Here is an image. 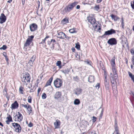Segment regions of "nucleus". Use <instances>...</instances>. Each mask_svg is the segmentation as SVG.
<instances>
[{
    "label": "nucleus",
    "instance_id": "f257e3e1",
    "mask_svg": "<svg viewBox=\"0 0 134 134\" xmlns=\"http://www.w3.org/2000/svg\"><path fill=\"white\" fill-rule=\"evenodd\" d=\"M112 69L113 75L111 73L110 74V79L111 83L114 84L116 83V80H117L118 78L117 71L115 66L112 67Z\"/></svg>",
    "mask_w": 134,
    "mask_h": 134
},
{
    "label": "nucleus",
    "instance_id": "f03ea898",
    "mask_svg": "<svg viewBox=\"0 0 134 134\" xmlns=\"http://www.w3.org/2000/svg\"><path fill=\"white\" fill-rule=\"evenodd\" d=\"M31 77L29 74L25 72L23 74V77H21V81L23 84L27 85L30 81Z\"/></svg>",
    "mask_w": 134,
    "mask_h": 134
},
{
    "label": "nucleus",
    "instance_id": "7ed1b4c3",
    "mask_svg": "<svg viewBox=\"0 0 134 134\" xmlns=\"http://www.w3.org/2000/svg\"><path fill=\"white\" fill-rule=\"evenodd\" d=\"M78 3L77 2H75L72 3L68 4L65 8V10L66 12H69L72 9V8Z\"/></svg>",
    "mask_w": 134,
    "mask_h": 134
},
{
    "label": "nucleus",
    "instance_id": "20e7f679",
    "mask_svg": "<svg viewBox=\"0 0 134 134\" xmlns=\"http://www.w3.org/2000/svg\"><path fill=\"white\" fill-rule=\"evenodd\" d=\"M12 125L15 129V131L18 133H20L21 131V128L19 124L16 123H12Z\"/></svg>",
    "mask_w": 134,
    "mask_h": 134
},
{
    "label": "nucleus",
    "instance_id": "39448f33",
    "mask_svg": "<svg viewBox=\"0 0 134 134\" xmlns=\"http://www.w3.org/2000/svg\"><path fill=\"white\" fill-rule=\"evenodd\" d=\"M54 84L56 88H59L62 84V80L59 78H57L54 81Z\"/></svg>",
    "mask_w": 134,
    "mask_h": 134
},
{
    "label": "nucleus",
    "instance_id": "423d86ee",
    "mask_svg": "<svg viewBox=\"0 0 134 134\" xmlns=\"http://www.w3.org/2000/svg\"><path fill=\"white\" fill-rule=\"evenodd\" d=\"M34 38V36L33 35L29 36V38L26 40L25 43L24 45V47L29 46L31 43Z\"/></svg>",
    "mask_w": 134,
    "mask_h": 134
},
{
    "label": "nucleus",
    "instance_id": "0eeeda50",
    "mask_svg": "<svg viewBox=\"0 0 134 134\" xmlns=\"http://www.w3.org/2000/svg\"><path fill=\"white\" fill-rule=\"evenodd\" d=\"M115 30L113 29H111L110 30H108L105 32L104 34L102 35L101 37L105 38L106 35H109L113 34H115Z\"/></svg>",
    "mask_w": 134,
    "mask_h": 134
},
{
    "label": "nucleus",
    "instance_id": "6e6552de",
    "mask_svg": "<svg viewBox=\"0 0 134 134\" xmlns=\"http://www.w3.org/2000/svg\"><path fill=\"white\" fill-rule=\"evenodd\" d=\"M107 43L109 44L112 45L116 44L117 43V42L115 38H111L108 40Z\"/></svg>",
    "mask_w": 134,
    "mask_h": 134
},
{
    "label": "nucleus",
    "instance_id": "1a4fd4ad",
    "mask_svg": "<svg viewBox=\"0 0 134 134\" xmlns=\"http://www.w3.org/2000/svg\"><path fill=\"white\" fill-rule=\"evenodd\" d=\"M37 28V25L35 23H32L30 25V28L31 31H34L36 30Z\"/></svg>",
    "mask_w": 134,
    "mask_h": 134
},
{
    "label": "nucleus",
    "instance_id": "9d476101",
    "mask_svg": "<svg viewBox=\"0 0 134 134\" xmlns=\"http://www.w3.org/2000/svg\"><path fill=\"white\" fill-rule=\"evenodd\" d=\"M36 58V56L35 55H33L31 58L30 60H29L28 63V65H29L30 66H32L33 64V63L34 62Z\"/></svg>",
    "mask_w": 134,
    "mask_h": 134
},
{
    "label": "nucleus",
    "instance_id": "9b49d317",
    "mask_svg": "<svg viewBox=\"0 0 134 134\" xmlns=\"http://www.w3.org/2000/svg\"><path fill=\"white\" fill-rule=\"evenodd\" d=\"M6 20L5 16L3 13H2L0 16V24H2L5 22Z\"/></svg>",
    "mask_w": 134,
    "mask_h": 134
},
{
    "label": "nucleus",
    "instance_id": "f8f14e48",
    "mask_svg": "<svg viewBox=\"0 0 134 134\" xmlns=\"http://www.w3.org/2000/svg\"><path fill=\"white\" fill-rule=\"evenodd\" d=\"M17 118V121L18 122H20L23 119L22 114L19 112H18L17 114L16 115Z\"/></svg>",
    "mask_w": 134,
    "mask_h": 134
},
{
    "label": "nucleus",
    "instance_id": "ddd939ff",
    "mask_svg": "<svg viewBox=\"0 0 134 134\" xmlns=\"http://www.w3.org/2000/svg\"><path fill=\"white\" fill-rule=\"evenodd\" d=\"M57 37L59 38L64 39L65 38V35L62 32H58Z\"/></svg>",
    "mask_w": 134,
    "mask_h": 134
},
{
    "label": "nucleus",
    "instance_id": "4468645a",
    "mask_svg": "<svg viewBox=\"0 0 134 134\" xmlns=\"http://www.w3.org/2000/svg\"><path fill=\"white\" fill-rule=\"evenodd\" d=\"M62 96L61 92L59 91L57 92H56L54 95V98L55 99H58L60 98Z\"/></svg>",
    "mask_w": 134,
    "mask_h": 134
},
{
    "label": "nucleus",
    "instance_id": "2eb2a0df",
    "mask_svg": "<svg viewBox=\"0 0 134 134\" xmlns=\"http://www.w3.org/2000/svg\"><path fill=\"white\" fill-rule=\"evenodd\" d=\"M87 19L91 24H94L95 23L96 21L95 19L93 18L89 17L87 18Z\"/></svg>",
    "mask_w": 134,
    "mask_h": 134
},
{
    "label": "nucleus",
    "instance_id": "dca6fc26",
    "mask_svg": "<svg viewBox=\"0 0 134 134\" xmlns=\"http://www.w3.org/2000/svg\"><path fill=\"white\" fill-rule=\"evenodd\" d=\"M60 121L58 120H56V122H54V125L55 128V129L59 128L60 126Z\"/></svg>",
    "mask_w": 134,
    "mask_h": 134
},
{
    "label": "nucleus",
    "instance_id": "f3484780",
    "mask_svg": "<svg viewBox=\"0 0 134 134\" xmlns=\"http://www.w3.org/2000/svg\"><path fill=\"white\" fill-rule=\"evenodd\" d=\"M18 106V103H17L16 101H15L14 103L12 104L11 108L12 109H14L16 108H17Z\"/></svg>",
    "mask_w": 134,
    "mask_h": 134
},
{
    "label": "nucleus",
    "instance_id": "a211bd4d",
    "mask_svg": "<svg viewBox=\"0 0 134 134\" xmlns=\"http://www.w3.org/2000/svg\"><path fill=\"white\" fill-rule=\"evenodd\" d=\"M115 130L114 131V133H116L119 132V131L117 123L116 121L115 122V125L114 126Z\"/></svg>",
    "mask_w": 134,
    "mask_h": 134
},
{
    "label": "nucleus",
    "instance_id": "6ab92c4d",
    "mask_svg": "<svg viewBox=\"0 0 134 134\" xmlns=\"http://www.w3.org/2000/svg\"><path fill=\"white\" fill-rule=\"evenodd\" d=\"M104 85L105 88L107 90H108L109 89V83L106 80V76L105 77L104 79Z\"/></svg>",
    "mask_w": 134,
    "mask_h": 134
},
{
    "label": "nucleus",
    "instance_id": "aec40b11",
    "mask_svg": "<svg viewBox=\"0 0 134 134\" xmlns=\"http://www.w3.org/2000/svg\"><path fill=\"white\" fill-rule=\"evenodd\" d=\"M94 76L92 75H90L88 78V81L90 82H92L94 81Z\"/></svg>",
    "mask_w": 134,
    "mask_h": 134
},
{
    "label": "nucleus",
    "instance_id": "412c9836",
    "mask_svg": "<svg viewBox=\"0 0 134 134\" xmlns=\"http://www.w3.org/2000/svg\"><path fill=\"white\" fill-rule=\"evenodd\" d=\"M53 80V77H51L47 82L45 87L50 85Z\"/></svg>",
    "mask_w": 134,
    "mask_h": 134
},
{
    "label": "nucleus",
    "instance_id": "4be33fe9",
    "mask_svg": "<svg viewBox=\"0 0 134 134\" xmlns=\"http://www.w3.org/2000/svg\"><path fill=\"white\" fill-rule=\"evenodd\" d=\"M27 109L28 111V113H29V115L31 114L32 112V108L31 106L29 105H28L27 108Z\"/></svg>",
    "mask_w": 134,
    "mask_h": 134
},
{
    "label": "nucleus",
    "instance_id": "5701e85b",
    "mask_svg": "<svg viewBox=\"0 0 134 134\" xmlns=\"http://www.w3.org/2000/svg\"><path fill=\"white\" fill-rule=\"evenodd\" d=\"M115 57H114L111 60L110 63L112 67H113V66H115Z\"/></svg>",
    "mask_w": 134,
    "mask_h": 134
},
{
    "label": "nucleus",
    "instance_id": "b1692460",
    "mask_svg": "<svg viewBox=\"0 0 134 134\" xmlns=\"http://www.w3.org/2000/svg\"><path fill=\"white\" fill-rule=\"evenodd\" d=\"M69 22L68 19L67 18H65L61 21V23L64 25L68 23Z\"/></svg>",
    "mask_w": 134,
    "mask_h": 134
},
{
    "label": "nucleus",
    "instance_id": "393cba45",
    "mask_svg": "<svg viewBox=\"0 0 134 134\" xmlns=\"http://www.w3.org/2000/svg\"><path fill=\"white\" fill-rule=\"evenodd\" d=\"M51 42H52V44L51 47V49L53 50L54 48V43L56 42V41L54 39H51Z\"/></svg>",
    "mask_w": 134,
    "mask_h": 134
},
{
    "label": "nucleus",
    "instance_id": "a878e982",
    "mask_svg": "<svg viewBox=\"0 0 134 134\" xmlns=\"http://www.w3.org/2000/svg\"><path fill=\"white\" fill-rule=\"evenodd\" d=\"M82 90L80 88H77L76 90V91L75 92V94L77 95L80 94L81 93Z\"/></svg>",
    "mask_w": 134,
    "mask_h": 134
},
{
    "label": "nucleus",
    "instance_id": "bb28decb",
    "mask_svg": "<svg viewBox=\"0 0 134 134\" xmlns=\"http://www.w3.org/2000/svg\"><path fill=\"white\" fill-rule=\"evenodd\" d=\"M110 16L112 19H114L115 21H116L120 19V18L117 16L114 15L113 14L111 15Z\"/></svg>",
    "mask_w": 134,
    "mask_h": 134
},
{
    "label": "nucleus",
    "instance_id": "cd10ccee",
    "mask_svg": "<svg viewBox=\"0 0 134 134\" xmlns=\"http://www.w3.org/2000/svg\"><path fill=\"white\" fill-rule=\"evenodd\" d=\"M70 71V69L68 68L65 69L62 71V72L65 74H68Z\"/></svg>",
    "mask_w": 134,
    "mask_h": 134
},
{
    "label": "nucleus",
    "instance_id": "c85d7f7f",
    "mask_svg": "<svg viewBox=\"0 0 134 134\" xmlns=\"http://www.w3.org/2000/svg\"><path fill=\"white\" fill-rule=\"evenodd\" d=\"M122 42L123 44L126 43L127 40L126 38L124 36H122L121 37Z\"/></svg>",
    "mask_w": 134,
    "mask_h": 134
},
{
    "label": "nucleus",
    "instance_id": "c756f323",
    "mask_svg": "<svg viewBox=\"0 0 134 134\" xmlns=\"http://www.w3.org/2000/svg\"><path fill=\"white\" fill-rule=\"evenodd\" d=\"M3 94L4 96H5L6 97L8 98L7 92L6 91V88H4L3 91Z\"/></svg>",
    "mask_w": 134,
    "mask_h": 134
},
{
    "label": "nucleus",
    "instance_id": "7c9ffc66",
    "mask_svg": "<svg viewBox=\"0 0 134 134\" xmlns=\"http://www.w3.org/2000/svg\"><path fill=\"white\" fill-rule=\"evenodd\" d=\"M74 103L75 105H78L80 103V101L79 99H76L74 100Z\"/></svg>",
    "mask_w": 134,
    "mask_h": 134
},
{
    "label": "nucleus",
    "instance_id": "2f4dec72",
    "mask_svg": "<svg viewBox=\"0 0 134 134\" xmlns=\"http://www.w3.org/2000/svg\"><path fill=\"white\" fill-rule=\"evenodd\" d=\"M75 29L74 28L73 29H70L69 30V31L71 33H76V32L75 30Z\"/></svg>",
    "mask_w": 134,
    "mask_h": 134
},
{
    "label": "nucleus",
    "instance_id": "473e14b6",
    "mask_svg": "<svg viewBox=\"0 0 134 134\" xmlns=\"http://www.w3.org/2000/svg\"><path fill=\"white\" fill-rule=\"evenodd\" d=\"M49 37V36H46V37L44 38V39H43L42 40V41L41 43H40V44H41V43L43 44V43H45L46 39L47 38H48Z\"/></svg>",
    "mask_w": 134,
    "mask_h": 134
},
{
    "label": "nucleus",
    "instance_id": "72a5a7b5",
    "mask_svg": "<svg viewBox=\"0 0 134 134\" xmlns=\"http://www.w3.org/2000/svg\"><path fill=\"white\" fill-rule=\"evenodd\" d=\"M7 120L8 121L12 122V117L10 115H9V116L7 117Z\"/></svg>",
    "mask_w": 134,
    "mask_h": 134
},
{
    "label": "nucleus",
    "instance_id": "f704fd0d",
    "mask_svg": "<svg viewBox=\"0 0 134 134\" xmlns=\"http://www.w3.org/2000/svg\"><path fill=\"white\" fill-rule=\"evenodd\" d=\"M23 88L21 86H20L19 88V91L20 93L22 94H23Z\"/></svg>",
    "mask_w": 134,
    "mask_h": 134
},
{
    "label": "nucleus",
    "instance_id": "c9c22d12",
    "mask_svg": "<svg viewBox=\"0 0 134 134\" xmlns=\"http://www.w3.org/2000/svg\"><path fill=\"white\" fill-rule=\"evenodd\" d=\"M32 86H31V87H32ZM35 86H34L32 88H31V89L30 90V92H32L35 91Z\"/></svg>",
    "mask_w": 134,
    "mask_h": 134
},
{
    "label": "nucleus",
    "instance_id": "e433bc0d",
    "mask_svg": "<svg viewBox=\"0 0 134 134\" xmlns=\"http://www.w3.org/2000/svg\"><path fill=\"white\" fill-rule=\"evenodd\" d=\"M99 5H96L94 7V9L98 11L99 9Z\"/></svg>",
    "mask_w": 134,
    "mask_h": 134
},
{
    "label": "nucleus",
    "instance_id": "4c0bfd02",
    "mask_svg": "<svg viewBox=\"0 0 134 134\" xmlns=\"http://www.w3.org/2000/svg\"><path fill=\"white\" fill-rule=\"evenodd\" d=\"M47 97V96L46 94L44 93L43 94H42V98L43 99H44L46 98Z\"/></svg>",
    "mask_w": 134,
    "mask_h": 134
},
{
    "label": "nucleus",
    "instance_id": "58836bf2",
    "mask_svg": "<svg viewBox=\"0 0 134 134\" xmlns=\"http://www.w3.org/2000/svg\"><path fill=\"white\" fill-rule=\"evenodd\" d=\"M32 98L30 96H29L28 97V102L29 103H31V102Z\"/></svg>",
    "mask_w": 134,
    "mask_h": 134
},
{
    "label": "nucleus",
    "instance_id": "ea45409f",
    "mask_svg": "<svg viewBox=\"0 0 134 134\" xmlns=\"http://www.w3.org/2000/svg\"><path fill=\"white\" fill-rule=\"evenodd\" d=\"M61 64V62L60 61H58L57 62L56 64L57 66H58L59 67L60 66V65Z\"/></svg>",
    "mask_w": 134,
    "mask_h": 134
},
{
    "label": "nucleus",
    "instance_id": "a19ab883",
    "mask_svg": "<svg viewBox=\"0 0 134 134\" xmlns=\"http://www.w3.org/2000/svg\"><path fill=\"white\" fill-rule=\"evenodd\" d=\"M131 5L132 8L134 9V0L131 2Z\"/></svg>",
    "mask_w": 134,
    "mask_h": 134
},
{
    "label": "nucleus",
    "instance_id": "79ce46f5",
    "mask_svg": "<svg viewBox=\"0 0 134 134\" xmlns=\"http://www.w3.org/2000/svg\"><path fill=\"white\" fill-rule=\"evenodd\" d=\"M73 79L74 81H77L79 80V79L78 77L77 76H76L73 77Z\"/></svg>",
    "mask_w": 134,
    "mask_h": 134
},
{
    "label": "nucleus",
    "instance_id": "37998d69",
    "mask_svg": "<svg viewBox=\"0 0 134 134\" xmlns=\"http://www.w3.org/2000/svg\"><path fill=\"white\" fill-rule=\"evenodd\" d=\"M75 47L77 49L79 50L80 49V46L79 44H76Z\"/></svg>",
    "mask_w": 134,
    "mask_h": 134
},
{
    "label": "nucleus",
    "instance_id": "c03bdc74",
    "mask_svg": "<svg viewBox=\"0 0 134 134\" xmlns=\"http://www.w3.org/2000/svg\"><path fill=\"white\" fill-rule=\"evenodd\" d=\"M96 88L99 89L100 87V84L99 83H97L95 86Z\"/></svg>",
    "mask_w": 134,
    "mask_h": 134
},
{
    "label": "nucleus",
    "instance_id": "a18cd8bd",
    "mask_svg": "<svg viewBox=\"0 0 134 134\" xmlns=\"http://www.w3.org/2000/svg\"><path fill=\"white\" fill-rule=\"evenodd\" d=\"M7 48V46L5 45H4L2 47L0 48V49H3V50H5Z\"/></svg>",
    "mask_w": 134,
    "mask_h": 134
},
{
    "label": "nucleus",
    "instance_id": "49530a36",
    "mask_svg": "<svg viewBox=\"0 0 134 134\" xmlns=\"http://www.w3.org/2000/svg\"><path fill=\"white\" fill-rule=\"evenodd\" d=\"M83 62H84L85 63H86L87 64L89 65H91L90 64V62H91L90 61H88V60L87 61H83Z\"/></svg>",
    "mask_w": 134,
    "mask_h": 134
},
{
    "label": "nucleus",
    "instance_id": "de8ad7c7",
    "mask_svg": "<svg viewBox=\"0 0 134 134\" xmlns=\"http://www.w3.org/2000/svg\"><path fill=\"white\" fill-rule=\"evenodd\" d=\"M28 105H29V104H28V103H27L26 105H24L23 104H22L21 105L22 107H24L26 108L27 109V108Z\"/></svg>",
    "mask_w": 134,
    "mask_h": 134
},
{
    "label": "nucleus",
    "instance_id": "09e8293b",
    "mask_svg": "<svg viewBox=\"0 0 134 134\" xmlns=\"http://www.w3.org/2000/svg\"><path fill=\"white\" fill-rule=\"evenodd\" d=\"M131 53L133 55H134V50L133 49H131L130 51Z\"/></svg>",
    "mask_w": 134,
    "mask_h": 134
},
{
    "label": "nucleus",
    "instance_id": "8fccbe9b",
    "mask_svg": "<svg viewBox=\"0 0 134 134\" xmlns=\"http://www.w3.org/2000/svg\"><path fill=\"white\" fill-rule=\"evenodd\" d=\"M96 118L94 116L93 117V119H92L93 122H94L96 121Z\"/></svg>",
    "mask_w": 134,
    "mask_h": 134
},
{
    "label": "nucleus",
    "instance_id": "3c124183",
    "mask_svg": "<svg viewBox=\"0 0 134 134\" xmlns=\"http://www.w3.org/2000/svg\"><path fill=\"white\" fill-rule=\"evenodd\" d=\"M29 127H31L33 126V124L31 122H30L28 125Z\"/></svg>",
    "mask_w": 134,
    "mask_h": 134
},
{
    "label": "nucleus",
    "instance_id": "603ef678",
    "mask_svg": "<svg viewBox=\"0 0 134 134\" xmlns=\"http://www.w3.org/2000/svg\"><path fill=\"white\" fill-rule=\"evenodd\" d=\"M103 110H102V111H101V113L100 114L99 116L100 118H101L102 117V116L103 114Z\"/></svg>",
    "mask_w": 134,
    "mask_h": 134
},
{
    "label": "nucleus",
    "instance_id": "864d4df0",
    "mask_svg": "<svg viewBox=\"0 0 134 134\" xmlns=\"http://www.w3.org/2000/svg\"><path fill=\"white\" fill-rule=\"evenodd\" d=\"M3 55L5 58H7V57L6 54L5 52H4L3 53Z\"/></svg>",
    "mask_w": 134,
    "mask_h": 134
},
{
    "label": "nucleus",
    "instance_id": "5fc2aeb1",
    "mask_svg": "<svg viewBox=\"0 0 134 134\" xmlns=\"http://www.w3.org/2000/svg\"><path fill=\"white\" fill-rule=\"evenodd\" d=\"M132 62L133 64L134 65V55L133 56V57H132Z\"/></svg>",
    "mask_w": 134,
    "mask_h": 134
},
{
    "label": "nucleus",
    "instance_id": "6e6d98bb",
    "mask_svg": "<svg viewBox=\"0 0 134 134\" xmlns=\"http://www.w3.org/2000/svg\"><path fill=\"white\" fill-rule=\"evenodd\" d=\"M76 57L77 58H79V59H80V55H78L77 54H76Z\"/></svg>",
    "mask_w": 134,
    "mask_h": 134
},
{
    "label": "nucleus",
    "instance_id": "4d7b16f0",
    "mask_svg": "<svg viewBox=\"0 0 134 134\" xmlns=\"http://www.w3.org/2000/svg\"><path fill=\"white\" fill-rule=\"evenodd\" d=\"M52 43V42H51V41H48V44H49V46H50V47L51 46L50 44Z\"/></svg>",
    "mask_w": 134,
    "mask_h": 134
},
{
    "label": "nucleus",
    "instance_id": "13d9d810",
    "mask_svg": "<svg viewBox=\"0 0 134 134\" xmlns=\"http://www.w3.org/2000/svg\"><path fill=\"white\" fill-rule=\"evenodd\" d=\"M80 8V6L79 5H77L76 7V8L77 9H79Z\"/></svg>",
    "mask_w": 134,
    "mask_h": 134
},
{
    "label": "nucleus",
    "instance_id": "bf43d9fd",
    "mask_svg": "<svg viewBox=\"0 0 134 134\" xmlns=\"http://www.w3.org/2000/svg\"><path fill=\"white\" fill-rule=\"evenodd\" d=\"M41 90V89L40 88H39L38 89V90H37V93L38 94H39V92Z\"/></svg>",
    "mask_w": 134,
    "mask_h": 134
},
{
    "label": "nucleus",
    "instance_id": "052dcab7",
    "mask_svg": "<svg viewBox=\"0 0 134 134\" xmlns=\"http://www.w3.org/2000/svg\"><path fill=\"white\" fill-rule=\"evenodd\" d=\"M70 38V37L68 36H66L65 35V38H66V39H67L68 40H69Z\"/></svg>",
    "mask_w": 134,
    "mask_h": 134
},
{
    "label": "nucleus",
    "instance_id": "680f3d73",
    "mask_svg": "<svg viewBox=\"0 0 134 134\" xmlns=\"http://www.w3.org/2000/svg\"><path fill=\"white\" fill-rule=\"evenodd\" d=\"M102 1V0H97V3H100Z\"/></svg>",
    "mask_w": 134,
    "mask_h": 134
},
{
    "label": "nucleus",
    "instance_id": "e2e57ef3",
    "mask_svg": "<svg viewBox=\"0 0 134 134\" xmlns=\"http://www.w3.org/2000/svg\"><path fill=\"white\" fill-rule=\"evenodd\" d=\"M22 3L23 5H24L25 3V0H22Z\"/></svg>",
    "mask_w": 134,
    "mask_h": 134
},
{
    "label": "nucleus",
    "instance_id": "0e129e2a",
    "mask_svg": "<svg viewBox=\"0 0 134 134\" xmlns=\"http://www.w3.org/2000/svg\"><path fill=\"white\" fill-rule=\"evenodd\" d=\"M71 50H72V51L73 52H74L75 51V49L73 48V47H72V48H71Z\"/></svg>",
    "mask_w": 134,
    "mask_h": 134
},
{
    "label": "nucleus",
    "instance_id": "69168bd1",
    "mask_svg": "<svg viewBox=\"0 0 134 134\" xmlns=\"http://www.w3.org/2000/svg\"><path fill=\"white\" fill-rule=\"evenodd\" d=\"M40 2L39 1H37V4H38V7H39V6H40Z\"/></svg>",
    "mask_w": 134,
    "mask_h": 134
},
{
    "label": "nucleus",
    "instance_id": "338daca9",
    "mask_svg": "<svg viewBox=\"0 0 134 134\" xmlns=\"http://www.w3.org/2000/svg\"><path fill=\"white\" fill-rule=\"evenodd\" d=\"M6 122V123L7 124H9V123H10V121H8V120H7Z\"/></svg>",
    "mask_w": 134,
    "mask_h": 134
},
{
    "label": "nucleus",
    "instance_id": "774afa93",
    "mask_svg": "<svg viewBox=\"0 0 134 134\" xmlns=\"http://www.w3.org/2000/svg\"><path fill=\"white\" fill-rule=\"evenodd\" d=\"M122 28H123L124 26V21H122Z\"/></svg>",
    "mask_w": 134,
    "mask_h": 134
}]
</instances>
